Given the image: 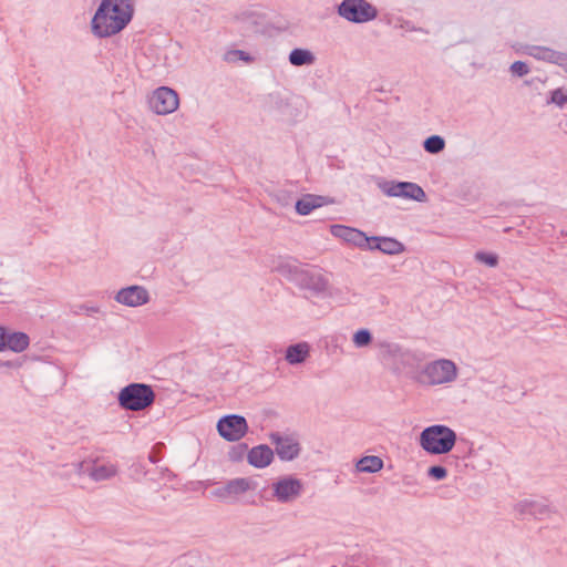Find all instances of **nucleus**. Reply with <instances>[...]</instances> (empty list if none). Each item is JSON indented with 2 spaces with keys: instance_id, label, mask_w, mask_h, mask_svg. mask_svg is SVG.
I'll return each instance as SVG.
<instances>
[{
  "instance_id": "1",
  "label": "nucleus",
  "mask_w": 567,
  "mask_h": 567,
  "mask_svg": "<svg viewBox=\"0 0 567 567\" xmlns=\"http://www.w3.org/2000/svg\"><path fill=\"white\" fill-rule=\"evenodd\" d=\"M133 16L134 0H102L91 21L92 32L97 38L117 34Z\"/></svg>"
},
{
  "instance_id": "2",
  "label": "nucleus",
  "mask_w": 567,
  "mask_h": 567,
  "mask_svg": "<svg viewBox=\"0 0 567 567\" xmlns=\"http://www.w3.org/2000/svg\"><path fill=\"white\" fill-rule=\"evenodd\" d=\"M456 440L455 431L442 424L427 426L420 434L421 447L433 455L451 452Z\"/></svg>"
},
{
  "instance_id": "3",
  "label": "nucleus",
  "mask_w": 567,
  "mask_h": 567,
  "mask_svg": "<svg viewBox=\"0 0 567 567\" xmlns=\"http://www.w3.org/2000/svg\"><path fill=\"white\" fill-rule=\"evenodd\" d=\"M457 378V367L449 359H439L426 363L417 373L420 384L434 386L453 382Z\"/></svg>"
},
{
  "instance_id": "4",
  "label": "nucleus",
  "mask_w": 567,
  "mask_h": 567,
  "mask_svg": "<svg viewBox=\"0 0 567 567\" xmlns=\"http://www.w3.org/2000/svg\"><path fill=\"white\" fill-rule=\"evenodd\" d=\"M155 392L145 383H130L124 386L117 396L118 404L126 411H143L155 401Z\"/></svg>"
},
{
  "instance_id": "5",
  "label": "nucleus",
  "mask_w": 567,
  "mask_h": 567,
  "mask_svg": "<svg viewBox=\"0 0 567 567\" xmlns=\"http://www.w3.org/2000/svg\"><path fill=\"white\" fill-rule=\"evenodd\" d=\"M338 12L342 18L354 23L371 21L378 14L377 9L365 0H343Z\"/></svg>"
},
{
  "instance_id": "6",
  "label": "nucleus",
  "mask_w": 567,
  "mask_h": 567,
  "mask_svg": "<svg viewBox=\"0 0 567 567\" xmlns=\"http://www.w3.org/2000/svg\"><path fill=\"white\" fill-rule=\"evenodd\" d=\"M379 188L390 197H403L416 202H425L426 194L421 186L412 182H382Z\"/></svg>"
},
{
  "instance_id": "7",
  "label": "nucleus",
  "mask_w": 567,
  "mask_h": 567,
  "mask_svg": "<svg viewBox=\"0 0 567 567\" xmlns=\"http://www.w3.org/2000/svg\"><path fill=\"white\" fill-rule=\"evenodd\" d=\"M303 483L301 480L288 475L272 483V495L281 504L292 503L301 496Z\"/></svg>"
},
{
  "instance_id": "8",
  "label": "nucleus",
  "mask_w": 567,
  "mask_h": 567,
  "mask_svg": "<svg viewBox=\"0 0 567 567\" xmlns=\"http://www.w3.org/2000/svg\"><path fill=\"white\" fill-rule=\"evenodd\" d=\"M150 107L158 115L175 112L179 105V97L175 90L168 86L156 89L150 97Z\"/></svg>"
},
{
  "instance_id": "9",
  "label": "nucleus",
  "mask_w": 567,
  "mask_h": 567,
  "mask_svg": "<svg viewBox=\"0 0 567 567\" xmlns=\"http://www.w3.org/2000/svg\"><path fill=\"white\" fill-rule=\"evenodd\" d=\"M217 431L219 435L228 442H235L243 439L247 431L248 424L244 416L238 414L225 415L217 422Z\"/></svg>"
},
{
  "instance_id": "10",
  "label": "nucleus",
  "mask_w": 567,
  "mask_h": 567,
  "mask_svg": "<svg viewBox=\"0 0 567 567\" xmlns=\"http://www.w3.org/2000/svg\"><path fill=\"white\" fill-rule=\"evenodd\" d=\"M270 441L275 445V452L281 461H292L300 454V444L293 435L274 432Z\"/></svg>"
},
{
  "instance_id": "11",
  "label": "nucleus",
  "mask_w": 567,
  "mask_h": 567,
  "mask_svg": "<svg viewBox=\"0 0 567 567\" xmlns=\"http://www.w3.org/2000/svg\"><path fill=\"white\" fill-rule=\"evenodd\" d=\"M330 231L334 237L340 238L347 244H351L362 250H369V248H371V237L357 228L344 225H332Z\"/></svg>"
},
{
  "instance_id": "12",
  "label": "nucleus",
  "mask_w": 567,
  "mask_h": 567,
  "mask_svg": "<svg viewBox=\"0 0 567 567\" xmlns=\"http://www.w3.org/2000/svg\"><path fill=\"white\" fill-rule=\"evenodd\" d=\"M257 483L249 477H238L228 481L224 486L218 487L214 494L220 499L237 498L248 491H255Z\"/></svg>"
},
{
  "instance_id": "13",
  "label": "nucleus",
  "mask_w": 567,
  "mask_h": 567,
  "mask_svg": "<svg viewBox=\"0 0 567 567\" xmlns=\"http://www.w3.org/2000/svg\"><path fill=\"white\" fill-rule=\"evenodd\" d=\"M295 284L301 289L311 291L313 295H320L327 290L328 280L317 271H310L302 268L296 278Z\"/></svg>"
},
{
  "instance_id": "14",
  "label": "nucleus",
  "mask_w": 567,
  "mask_h": 567,
  "mask_svg": "<svg viewBox=\"0 0 567 567\" xmlns=\"http://www.w3.org/2000/svg\"><path fill=\"white\" fill-rule=\"evenodd\" d=\"M115 300L127 307H138L150 301V293L142 286H130L117 291Z\"/></svg>"
},
{
  "instance_id": "15",
  "label": "nucleus",
  "mask_w": 567,
  "mask_h": 567,
  "mask_svg": "<svg viewBox=\"0 0 567 567\" xmlns=\"http://www.w3.org/2000/svg\"><path fill=\"white\" fill-rule=\"evenodd\" d=\"M371 241L369 250H380L385 255H399L405 250V246L392 237L371 236Z\"/></svg>"
},
{
  "instance_id": "16",
  "label": "nucleus",
  "mask_w": 567,
  "mask_h": 567,
  "mask_svg": "<svg viewBox=\"0 0 567 567\" xmlns=\"http://www.w3.org/2000/svg\"><path fill=\"white\" fill-rule=\"evenodd\" d=\"M274 460V451L266 444L254 446L247 455L250 465L257 468L268 466Z\"/></svg>"
},
{
  "instance_id": "17",
  "label": "nucleus",
  "mask_w": 567,
  "mask_h": 567,
  "mask_svg": "<svg viewBox=\"0 0 567 567\" xmlns=\"http://www.w3.org/2000/svg\"><path fill=\"white\" fill-rule=\"evenodd\" d=\"M524 53L536 60L557 64L561 52L542 45H525Z\"/></svg>"
},
{
  "instance_id": "18",
  "label": "nucleus",
  "mask_w": 567,
  "mask_h": 567,
  "mask_svg": "<svg viewBox=\"0 0 567 567\" xmlns=\"http://www.w3.org/2000/svg\"><path fill=\"white\" fill-rule=\"evenodd\" d=\"M324 204V197L318 195L308 194L296 203V212L306 216L309 215L313 209L321 207Z\"/></svg>"
},
{
  "instance_id": "19",
  "label": "nucleus",
  "mask_w": 567,
  "mask_h": 567,
  "mask_svg": "<svg viewBox=\"0 0 567 567\" xmlns=\"http://www.w3.org/2000/svg\"><path fill=\"white\" fill-rule=\"evenodd\" d=\"M310 347L307 342L291 344L286 350L285 359L290 364L302 363L309 355Z\"/></svg>"
},
{
  "instance_id": "20",
  "label": "nucleus",
  "mask_w": 567,
  "mask_h": 567,
  "mask_svg": "<svg viewBox=\"0 0 567 567\" xmlns=\"http://www.w3.org/2000/svg\"><path fill=\"white\" fill-rule=\"evenodd\" d=\"M89 477L95 482L110 480L117 474V468L113 464H102L99 465L93 462L92 466H89Z\"/></svg>"
},
{
  "instance_id": "21",
  "label": "nucleus",
  "mask_w": 567,
  "mask_h": 567,
  "mask_svg": "<svg viewBox=\"0 0 567 567\" xmlns=\"http://www.w3.org/2000/svg\"><path fill=\"white\" fill-rule=\"evenodd\" d=\"M302 267H300L296 260L292 259H279L274 270L286 277L288 280L295 282Z\"/></svg>"
},
{
  "instance_id": "22",
  "label": "nucleus",
  "mask_w": 567,
  "mask_h": 567,
  "mask_svg": "<svg viewBox=\"0 0 567 567\" xmlns=\"http://www.w3.org/2000/svg\"><path fill=\"white\" fill-rule=\"evenodd\" d=\"M30 343V338L24 332H9L6 339V349H10L13 352L24 351Z\"/></svg>"
},
{
  "instance_id": "23",
  "label": "nucleus",
  "mask_w": 567,
  "mask_h": 567,
  "mask_svg": "<svg viewBox=\"0 0 567 567\" xmlns=\"http://www.w3.org/2000/svg\"><path fill=\"white\" fill-rule=\"evenodd\" d=\"M288 60L293 66H303L312 65L316 62V56L308 49L297 48L289 53Z\"/></svg>"
},
{
  "instance_id": "24",
  "label": "nucleus",
  "mask_w": 567,
  "mask_h": 567,
  "mask_svg": "<svg viewBox=\"0 0 567 567\" xmlns=\"http://www.w3.org/2000/svg\"><path fill=\"white\" fill-rule=\"evenodd\" d=\"M516 511L522 515L538 516L547 513V506L536 501L524 499L516 505Z\"/></svg>"
},
{
  "instance_id": "25",
  "label": "nucleus",
  "mask_w": 567,
  "mask_h": 567,
  "mask_svg": "<svg viewBox=\"0 0 567 567\" xmlns=\"http://www.w3.org/2000/svg\"><path fill=\"white\" fill-rule=\"evenodd\" d=\"M383 461L379 456H364L357 463V470L363 473H375L382 470Z\"/></svg>"
},
{
  "instance_id": "26",
  "label": "nucleus",
  "mask_w": 567,
  "mask_h": 567,
  "mask_svg": "<svg viewBox=\"0 0 567 567\" xmlns=\"http://www.w3.org/2000/svg\"><path fill=\"white\" fill-rule=\"evenodd\" d=\"M424 150L430 154H437L445 147V141L440 135H432L423 142Z\"/></svg>"
},
{
  "instance_id": "27",
  "label": "nucleus",
  "mask_w": 567,
  "mask_h": 567,
  "mask_svg": "<svg viewBox=\"0 0 567 567\" xmlns=\"http://www.w3.org/2000/svg\"><path fill=\"white\" fill-rule=\"evenodd\" d=\"M352 341L357 348H363L372 342V333L368 329H360L354 332Z\"/></svg>"
},
{
  "instance_id": "28",
  "label": "nucleus",
  "mask_w": 567,
  "mask_h": 567,
  "mask_svg": "<svg viewBox=\"0 0 567 567\" xmlns=\"http://www.w3.org/2000/svg\"><path fill=\"white\" fill-rule=\"evenodd\" d=\"M475 260L483 262L489 267H496L498 265V256L496 254L477 251L475 254Z\"/></svg>"
},
{
  "instance_id": "29",
  "label": "nucleus",
  "mask_w": 567,
  "mask_h": 567,
  "mask_svg": "<svg viewBox=\"0 0 567 567\" xmlns=\"http://www.w3.org/2000/svg\"><path fill=\"white\" fill-rule=\"evenodd\" d=\"M547 102L563 107L567 103V93L558 87L550 92V97Z\"/></svg>"
},
{
  "instance_id": "30",
  "label": "nucleus",
  "mask_w": 567,
  "mask_h": 567,
  "mask_svg": "<svg viewBox=\"0 0 567 567\" xmlns=\"http://www.w3.org/2000/svg\"><path fill=\"white\" fill-rule=\"evenodd\" d=\"M509 71L513 75L523 78L529 73V66L524 61H515L511 64Z\"/></svg>"
},
{
  "instance_id": "31",
  "label": "nucleus",
  "mask_w": 567,
  "mask_h": 567,
  "mask_svg": "<svg viewBox=\"0 0 567 567\" xmlns=\"http://www.w3.org/2000/svg\"><path fill=\"white\" fill-rule=\"evenodd\" d=\"M427 475L435 481H442L447 476V470L441 465H433L427 470Z\"/></svg>"
},
{
  "instance_id": "32",
  "label": "nucleus",
  "mask_w": 567,
  "mask_h": 567,
  "mask_svg": "<svg viewBox=\"0 0 567 567\" xmlns=\"http://www.w3.org/2000/svg\"><path fill=\"white\" fill-rule=\"evenodd\" d=\"M236 19L243 23L258 24L259 14L254 11H244Z\"/></svg>"
},
{
  "instance_id": "33",
  "label": "nucleus",
  "mask_w": 567,
  "mask_h": 567,
  "mask_svg": "<svg viewBox=\"0 0 567 567\" xmlns=\"http://www.w3.org/2000/svg\"><path fill=\"white\" fill-rule=\"evenodd\" d=\"M92 465H93V462H85V461L78 462L75 464V471L80 475H87L89 476V471H86V470H87L89 466H92Z\"/></svg>"
},
{
  "instance_id": "34",
  "label": "nucleus",
  "mask_w": 567,
  "mask_h": 567,
  "mask_svg": "<svg viewBox=\"0 0 567 567\" xmlns=\"http://www.w3.org/2000/svg\"><path fill=\"white\" fill-rule=\"evenodd\" d=\"M229 55H235L239 60H243V61H251V58L249 56V54L241 50H234V51L229 52Z\"/></svg>"
},
{
  "instance_id": "35",
  "label": "nucleus",
  "mask_w": 567,
  "mask_h": 567,
  "mask_svg": "<svg viewBox=\"0 0 567 567\" xmlns=\"http://www.w3.org/2000/svg\"><path fill=\"white\" fill-rule=\"evenodd\" d=\"M8 330L3 327H0V351L6 349V339H7Z\"/></svg>"
},
{
  "instance_id": "36",
  "label": "nucleus",
  "mask_w": 567,
  "mask_h": 567,
  "mask_svg": "<svg viewBox=\"0 0 567 567\" xmlns=\"http://www.w3.org/2000/svg\"><path fill=\"white\" fill-rule=\"evenodd\" d=\"M80 309L84 310L87 315H92V313L99 312V308L95 307V306L82 305V306H80Z\"/></svg>"
},
{
  "instance_id": "37",
  "label": "nucleus",
  "mask_w": 567,
  "mask_h": 567,
  "mask_svg": "<svg viewBox=\"0 0 567 567\" xmlns=\"http://www.w3.org/2000/svg\"><path fill=\"white\" fill-rule=\"evenodd\" d=\"M557 65L561 66L567 72V53H560Z\"/></svg>"
},
{
  "instance_id": "38",
  "label": "nucleus",
  "mask_w": 567,
  "mask_h": 567,
  "mask_svg": "<svg viewBox=\"0 0 567 567\" xmlns=\"http://www.w3.org/2000/svg\"><path fill=\"white\" fill-rule=\"evenodd\" d=\"M173 567H194V566L192 564H189L188 561H178Z\"/></svg>"
},
{
  "instance_id": "39",
  "label": "nucleus",
  "mask_w": 567,
  "mask_h": 567,
  "mask_svg": "<svg viewBox=\"0 0 567 567\" xmlns=\"http://www.w3.org/2000/svg\"><path fill=\"white\" fill-rule=\"evenodd\" d=\"M0 367H11V363L9 361L0 362Z\"/></svg>"
}]
</instances>
